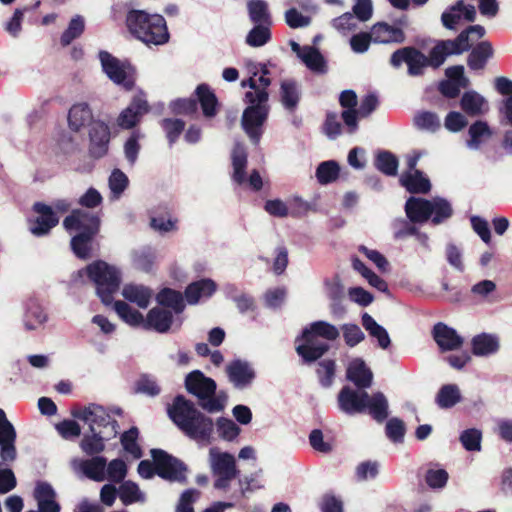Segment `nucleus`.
Instances as JSON below:
<instances>
[{"label":"nucleus","instance_id":"nucleus-36","mask_svg":"<svg viewBox=\"0 0 512 512\" xmlns=\"http://www.w3.org/2000/svg\"><path fill=\"white\" fill-rule=\"evenodd\" d=\"M499 350V339L492 334L482 333L472 339V352L476 356H489Z\"/></svg>","mask_w":512,"mask_h":512},{"label":"nucleus","instance_id":"nucleus-22","mask_svg":"<svg viewBox=\"0 0 512 512\" xmlns=\"http://www.w3.org/2000/svg\"><path fill=\"white\" fill-rule=\"evenodd\" d=\"M447 80H444L439 85L440 92L449 98L456 97L461 88H466L469 85V79L464 75L463 66H452L446 69Z\"/></svg>","mask_w":512,"mask_h":512},{"label":"nucleus","instance_id":"nucleus-33","mask_svg":"<svg viewBox=\"0 0 512 512\" xmlns=\"http://www.w3.org/2000/svg\"><path fill=\"white\" fill-rule=\"evenodd\" d=\"M125 300L135 303L139 308L149 306L153 293L150 288L140 284H126L121 292Z\"/></svg>","mask_w":512,"mask_h":512},{"label":"nucleus","instance_id":"nucleus-19","mask_svg":"<svg viewBox=\"0 0 512 512\" xmlns=\"http://www.w3.org/2000/svg\"><path fill=\"white\" fill-rule=\"evenodd\" d=\"M148 109L145 96L142 93L136 95L131 104L120 113L117 119L118 126L123 129L134 127L140 121V118L148 112Z\"/></svg>","mask_w":512,"mask_h":512},{"label":"nucleus","instance_id":"nucleus-51","mask_svg":"<svg viewBox=\"0 0 512 512\" xmlns=\"http://www.w3.org/2000/svg\"><path fill=\"white\" fill-rule=\"evenodd\" d=\"M131 257L133 266L145 272H149L155 263V255L148 248L133 251Z\"/></svg>","mask_w":512,"mask_h":512},{"label":"nucleus","instance_id":"nucleus-46","mask_svg":"<svg viewBox=\"0 0 512 512\" xmlns=\"http://www.w3.org/2000/svg\"><path fill=\"white\" fill-rule=\"evenodd\" d=\"M157 301L160 305L173 309L177 314L181 313L185 307L182 294L169 288L158 293Z\"/></svg>","mask_w":512,"mask_h":512},{"label":"nucleus","instance_id":"nucleus-20","mask_svg":"<svg viewBox=\"0 0 512 512\" xmlns=\"http://www.w3.org/2000/svg\"><path fill=\"white\" fill-rule=\"evenodd\" d=\"M291 49L301 59L305 66L314 73L327 71L326 61L322 54L312 46H300L295 41L290 42Z\"/></svg>","mask_w":512,"mask_h":512},{"label":"nucleus","instance_id":"nucleus-50","mask_svg":"<svg viewBox=\"0 0 512 512\" xmlns=\"http://www.w3.org/2000/svg\"><path fill=\"white\" fill-rule=\"evenodd\" d=\"M281 101L287 109H294L299 101V88L296 82L284 80L281 83Z\"/></svg>","mask_w":512,"mask_h":512},{"label":"nucleus","instance_id":"nucleus-25","mask_svg":"<svg viewBox=\"0 0 512 512\" xmlns=\"http://www.w3.org/2000/svg\"><path fill=\"white\" fill-rule=\"evenodd\" d=\"M366 392H358L350 387H344L338 395L340 409L346 414L353 415L365 412Z\"/></svg>","mask_w":512,"mask_h":512},{"label":"nucleus","instance_id":"nucleus-58","mask_svg":"<svg viewBox=\"0 0 512 512\" xmlns=\"http://www.w3.org/2000/svg\"><path fill=\"white\" fill-rule=\"evenodd\" d=\"M47 320V315L43 308L37 304H32L25 315V326L29 330H34L43 325Z\"/></svg>","mask_w":512,"mask_h":512},{"label":"nucleus","instance_id":"nucleus-59","mask_svg":"<svg viewBox=\"0 0 512 512\" xmlns=\"http://www.w3.org/2000/svg\"><path fill=\"white\" fill-rule=\"evenodd\" d=\"M217 433L225 441H233L240 433L238 425L227 418H219L216 422Z\"/></svg>","mask_w":512,"mask_h":512},{"label":"nucleus","instance_id":"nucleus-44","mask_svg":"<svg viewBox=\"0 0 512 512\" xmlns=\"http://www.w3.org/2000/svg\"><path fill=\"white\" fill-rule=\"evenodd\" d=\"M196 94L201 104L204 116H214L216 114L218 105L215 94L205 84H201L197 87Z\"/></svg>","mask_w":512,"mask_h":512},{"label":"nucleus","instance_id":"nucleus-41","mask_svg":"<svg viewBox=\"0 0 512 512\" xmlns=\"http://www.w3.org/2000/svg\"><path fill=\"white\" fill-rule=\"evenodd\" d=\"M362 325L366 331H368L369 335L377 340L380 348L387 349L390 346L391 340L388 332L368 313L363 314Z\"/></svg>","mask_w":512,"mask_h":512},{"label":"nucleus","instance_id":"nucleus-2","mask_svg":"<svg viewBox=\"0 0 512 512\" xmlns=\"http://www.w3.org/2000/svg\"><path fill=\"white\" fill-rule=\"evenodd\" d=\"M169 417L190 438L200 444H209L214 424L183 396H177L168 408Z\"/></svg>","mask_w":512,"mask_h":512},{"label":"nucleus","instance_id":"nucleus-11","mask_svg":"<svg viewBox=\"0 0 512 512\" xmlns=\"http://www.w3.org/2000/svg\"><path fill=\"white\" fill-rule=\"evenodd\" d=\"M156 473L170 481H182L185 478V467L176 458L168 455L163 450L154 449L151 451Z\"/></svg>","mask_w":512,"mask_h":512},{"label":"nucleus","instance_id":"nucleus-35","mask_svg":"<svg viewBox=\"0 0 512 512\" xmlns=\"http://www.w3.org/2000/svg\"><path fill=\"white\" fill-rule=\"evenodd\" d=\"M460 104L463 111L471 116L482 115L489 110L487 100L476 91L465 92Z\"/></svg>","mask_w":512,"mask_h":512},{"label":"nucleus","instance_id":"nucleus-38","mask_svg":"<svg viewBox=\"0 0 512 512\" xmlns=\"http://www.w3.org/2000/svg\"><path fill=\"white\" fill-rule=\"evenodd\" d=\"M492 56V45L488 41H482L470 52L467 61L468 66L472 70H482Z\"/></svg>","mask_w":512,"mask_h":512},{"label":"nucleus","instance_id":"nucleus-4","mask_svg":"<svg viewBox=\"0 0 512 512\" xmlns=\"http://www.w3.org/2000/svg\"><path fill=\"white\" fill-rule=\"evenodd\" d=\"M126 22L130 33L147 45H162L169 40L166 21L159 14L132 10L128 13Z\"/></svg>","mask_w":512,"mask_h":512},{"label":"nucleus","instance_id":"nucleus-43","mask_svg":"<svg viewBox=\"0 0 512 512\" xmlns=\"http://www.w3.org/2000/svg\"><path fill=\"white\" fill-rule=\"evenodd\" d=\"M247 164V154L244 147L237 143L232 151L233 179L242 184L246 181L245 168Z\"/></svg>","mask_w":512,"mask_h":512},{"label":"nucleus","instance_id":"nucleus-30","mask_svg":"<svg viewBox=\"0 0 512 512\" xmlns=\"http://www.w3.org/2000/svg\"><path fill=\"white\" fill-rule=\"evenodd\" d=\"M34 498L37 501L39 512H60V505L56 500V492L50 484L45 482L37 483L34 489Z\"/></svg>","mask_w":512,"mask_h":512},{"label":"nucleus","instance_id":"nucleus-17","mask_svg":"<svg viewBox=\"0 0 512 512\" xmlns=\"http://www.w3.org/2000/svg\"><path fill=\"white\" fill-rule=\"evenodd\" d=\"M34 211L38 214L35 220L30 223V231L35 236H44L58 224L59 217L55 215L51 206L35 203Z\"/></svg>","mask_w":512,"mask_h":512},{"label":"nucleus","instance_id":"nucleus-53","mask_svg":"<svg viewBox=\"0 0 512 512\" xmlns=\"http://www.w3.org/2000/svg\"><path fill=\"white\" fill-rule=\"evenodd\" d=\"M85 22L84 18L80 15L74 16L67 29L61 35V44L63 46L69 45L74 39L78 38L84 31Z\"/></svg>","mask_w":512,"mask_h":512},{"label":"nucleus","instance_id":"nucleus-13","mask_svg":"<svg viewBox=\"0 0 512 512\" xmlns=\"http://www.w3.org/2000/svg\"><path fill=\"white\" fill-rule=\"evenodd\" d=\"M63 225L69 232L76 231L77 234L93 237L99 230L100 220L90 212L74 211L65 218Z\"/></svg>","mask_w":512,"mask_h":512},{"label":"nucleus","instance_id":"nucleus-29","mask_svg":"<svg viewBox=\"0 0 512 512\" xmlns=\"http://www.w3.org/2000/svg\"><path fill=\"white\" fill-rule=\"evenodd\" d=\"M91 435H85L80 443L82 451L88 455L101 453L105 448V441L114 438L117 435V429L113 426L110 431H95Z\"/></svg>","mask_w":512,"mask_h":512},{"label":"nucleus","instance_id":"nucleus-12","mask_svg":"<svg viewBox=\"0 0 512 512\" xmlns=\"http://www.w3.org/2000/svg\"><path fill=\"white\" fill-rule=\"evenodd\" d=\"M428 57L415 48L405 47L395 51L390 59L394 67H400L403 63L408 66V73L411 76L421 75L423 69L429 65Z\"/></svg>","mask_w":512,"mask_h":512},{"label":"nucleus","instance_id":"nucleus-31","mask_svg":"<svg viewBox=\"0 0 512 512\" xmlns=\"http://www.w3.org/2000/svg\"><path fill=\"white\" fill-rule=\"evenodd\" d=\"M347 378L359 388L371 386L373 374L361 358L351 360L347 367Z\"/></svg>","mask_w":512,"mask_h":512},{"label":"nucleus","instance_id":"nucleus-6","mask_svg":"<svg viewBox=\"0 0 512 512\" xmlns=\"http://www.w3.org/2000/svg\"><path fill=\"white\" fill-rule=\"evenodd\" d=\"M89 279L95 284L96 292L105 305L113 302L122 280L121 271L104 261H96L86 268Z\"/></svg>","mask_w":512,"mask_h":512},{"label":"nucleus","instance_id":"nucleus-27","mask_svg":"<svg viewBox=\"0 0 512 512\" xmlns=\"http://www.w3.org/2000/svg\"><path fill=\"white\" fill-rule=\"evenodd\" d=\"M369 33L375 43H402L405 40V34L401 28L385 22L374 24Z\"/></svg>","mask_w":512,"mask_h":512},{"label":"nucleus","instance_id":"nucleus-5","mask_svg":"<svg viewBox=\"0 0 512 512\" xmlns=\"http://www.w3.org/2000/svg\"><path fill=\"white\" fill-rule=\"evenodd\" d=\"M407 218L412 223H425L430 218L433 224H440L452 215L450 203L443 198L426 200L410 197L405 204Z\"/></svg>","mask_w":512,"mask_h":512},{"label":"nucleus","instance_id":"nucleus-52","mask_svg":"<svg viewBox=\"0 0 512 512\" xmlns=\"http://www.w3.org/2000/svg\"><path fill=\"white\" fill-rule=\"evenodd\" d=\"M118 495L120 500L125 505L144 500V495L140 491L139 487L131 481H126L121 484L119 487Z\"/></svg>","mask_w":512,"mask_h":512},{"label":"nucleus","instance_id":"nucleus-55","mask_svg":"<svg viewBox=\"0 0 512 512\" xmlns=\"http://www.w3.org/2000/svg\"><path fill=\"white\" fill-rule=\"evenodd\" d=\"M108 182L111 198L118 199L127 188L129 180L124 172L119 169H114Z\"/></svg>","mask_w":512,"mask_h":512},{"label":"nucleus","instance_id":"nucleus-47","mask_svg":"<svg viewBox=\"0 0 512 512\" xmlns=\"http://www.w3.org/2000/svg\"><path fill=\"white\" fill-rule=\"evenodd\" d=\"M461 400L460 390L455 384H447L441 387L437 396L436 402L441 408H450L456 405Z\"/></svg>","mask_w":512,"mask_h":512},{"label":"nucleus","instance_id":"nucleus-18","mask_svg":"<svg viewBox=\"0 0 512 512\" xmlns=\"http://www.w3.org/2000/svg\"><path fill=\"white\" fill-rule=\"evenodd\" d=\"M15 439V429L7 420L5 412L0 409V456L4 462H11L16 458Z\"/></svg>","mask_w":512,"mask_h":512},{"label":"nucleus","instance_id":"nucleus-60","mask_svg":"<svg viewBox=\"0 0 512 512\" xmlns=\"http://www.w3.org/2000/svg\"><path fill=\"white\" fill-rule=\"evenodd\" d=\"M448 477V473L445 469L432 466L426 471L425 481L430 488L441 489L446 485Z\"/></svg>","mask_w":512,"mask_h":512},{"label":"nucleus","instance_id":"nucleus-34","mask_svg":"<svg viewBox=\"0 0 512 512\" xmlns=\"http://www.w3.org/2000/svg\"><path fill=\"white\" fill-rule=\"evenodd\" d=\"M93 113L89 105L84 102L74 104L68 113V124L73 131H79L87 124H92Z\"/></svg>","mask_w":512,"mask_h":512},{"label":"nucleus","instance_id":"nucleus-61","mask_svg":"<svg viewBox=\"0 0 512 512\" xmlns=\"http://www.w3.org/2000/svg\"><path fill=\"white\" fill-rule=\"evenodd\" d=\"M482 433L478 429H467L460 435L463 447L468 451H479L481 449Z\"/></svg>","mask_w":512,"mask_h":512},{"label":"nucleus","instance_id":"nucleus-64","mask_svg":"<svg viewBox=\"0 0 512 512\" xmlns=\"http://www.w3.org/2000/svg\"><path fill=\"white\" fill-rule=\"evenodd\" d=\"M343 338L349 347H354L365 338L364 333L356 324H344L342 326Z\"/></svg>","mask_w":512,"mask_h":512},{"label":"nucleus","instance_id":"nucleus-8","mask_svg":"<svg viewBox=\"0 0 512 512\" xmlns=\"http://www.w3.org/2000/svg\"><path fill=\"white\" fill-rule=\"evenodd\" d=\"M186 389L201 400L202 407L209 412L220 411L223 406L214 398L216 383L213 379L206 377L199 370L187 375L185 380Z\"/></svg>","mask_w":512,"mask_h":512},{"label":"nucleus","instance_id":"nucleus-62","mask_svg":"<svg viewBox=\"0 0 512 512\" xmlns=\"http://www.w3.org/2000/svg\"><path fill=\"white\" fill-rule=\"evenodd\" d=\"M264 210L273 217L285 218L290 216V206L288 201L281 199L267 200L264 204Z\"/></svg>","mask_w":512,"mask_h":512},{"label":"nucleus","instance_id":"nucleus-49","mask_svg":"<svg viewBox=\"0 0 512 512\" xmlns=\"http://www.w3.org/2000/svg\"><path fill=\"white\" fill-rule=\"evenodd\" d=\"M270 26L267 24L255 25L246 36V43L251 47H261L271 39Z\"/></svg>","mask_w":512,"mask_h":512},{"label":"nucleus","instance_id":"nucleus-28","mask_svg":"<svg viewBox=\"0 0 512 512\" xmlns=\"http://www.w3.org/2000/svg\"><path fill=\"white\" fill-rule=\"evenodd\" d=\"M433 337L442 351L456 350L463 344V339L456 330L444 323H437L434 326Z\"/></svg>","mask_w":512,"mask_h":512},{"label":"nucleus","instance_id":"nucleus-32","mask_svg":"<svg viewBox=\"0 0 512 512\" xmlns=\"http://www.w3.org/2000/svg\"><path fill=\"white\" fill-rule=\"evenodd\" d=\"M216 283L211 279H202L191 283L185 290V298L189 304H197L206 300L216 291Z\"/></svg>","mask_w":512,"mask_h":512},{"label":"nucleus","instance_id":"nucleus-56","mask_svg":"<svg viewBox=\"0 0 512 512\" xmlns=\"http://www.w3.org/2000/svg\"><path fill=\"white\" fill-rule=\"evenodd\" d=\"M338 175L339 166L335 161L322 162L316 170V177L321 184H328L335 181Z\"/></svg>","mask_w":512,"mask_h":512},{"label":"nucleus","instance_id":"nucleus-45","mask_svg":"<svg viewBox=\"0 0 512 512\" xmlns=\"http://www.w3.org/2000/svg\"><path fill=\"white\" fill-rule=\"evenodd\" d=\"M250 20L258 24L271 25L268 4L263 0H249L247 4Z\"/></svg>","mask_w":512,"mask_h":512},{"label":"nucleus","instance_id":"nucleus-3","mask_svg":"<svg viewBox=\"0 0 512 512\" xmlns=\"http://www.w3.org/2000/svg\"><path fill=\"white\" fill-rule=\"evenodd\" d=\"M338 337L339 331L334 325L317 321L305 328L302 335L296 339V351L303 362L311 363L322 357L329 349V345L319 338L333 341Z\"/></svg>","mask_w":512,"mask_h":512},{"label":"nucleus","instance_id":"nucleus-63","mask_svg":"<svg viewBox=\"0 0 512 512\" xmlns=\"http://www.w3.org/2000/svg\"><path fill=\"white\" fill-rule=\"evenodd\" d=\"M333 27L343 35L355 30L358 25L357 18L351 13H344L332 21Z\"/></svg>","mask_w":512,"mask_h":512},{"label":"nucleus","instance_id":"nucleus-57","mask_svg":"<svg viewBox=\"0 0 512 512\" xmlns=\"http://www.w3.org/2000/svg\"><path fill=\"white\" fill-rule=\"evenodd\" d=\"M375 166L384 174L394 176L397 173L398 161L393 154L381 152L376 157Z\"/></svg>","mask_w":512,"mask_h":512},{"label":"nucleus","instance_id":"nucleus-48","mask_svg":"<svg viewBox=\"0 0 512 512\" xmlns=\"http://www.w3.org/2000/svg\"><path fill=\"white\" fill-rule=\"evenodd\" d=\"M413 122L416 128L428 132H435L441 125L439 117L430 111L417 112L414 115Z\"/></svg>","mask_w":512,"mask_h":512},{"label":"nucleus","instance_id":"nucleus-7","mask_svg":"<svg viewBox=\"0 0 512 512\" xmlns=\"http://www.w3.org/2000/svg\"><path fill=\"white\" fill-rule=\"evenodd\" d=\"M208 462L214 477V487L226 491L238 475L235 457L228 452L221 451L218 447H211Z\"/></svg>","mask_w":512,"mask_h":512},{"label":"nucleus","instance_id":"nucleus-26","mask_svg":"<svg viewBox=\"0 0 512 512\" xmlns=\"http://www.w3.org/2000/svg\"><path fill=\"white\" fill-rule=\"evenodd\" d=\"M181 321L174 320L171 312L155 307L151 309L145 318V329H153L157 332H167L172 326L179 328Z\"/></svg>","mask_w":512,"mask_h":512},{"label":"nucleus","instance_id":"nucleus-39","mask_svg":"<svg viewBox=\"0 0 512 512\" xmlns=\"http://www.w3.org/2000/svg\"><path fill=\"white\" fill-rule=\"evenodd\" d=\"M468 134L467 147L471 150H478L483 143L490 139L492 131L486 122L476 121L469 127Z\"/></svg>","mask_w":512,"mask_h":512},{"label":"nucleus","instance_id":"nucleus-37","mask_svg":"<svg viewBox=\"0 0 512 512\" xmlns=\"http://www.w3.org/2000/svg\"><path fill=\"white\" fill-rule=\"evenodd\" d=\"M365 411L378 422H382L388 416V401L384 394L377 392L369 396L365 400Z\"/></svg>","mask_w":512,"mask_h":512},{"label":"nucleus","instance_id":"nucleus-10","mask_svg":"<svg viewBox=\"0 0 512 512\" xmlns=\"http://www.w3.org/2000/svg\"><path fill=\"white\" fill-rule=\"evenodd\" d=\"M101 65L105 74L116 84L129 90L134 84L133 70L129 65L120 62L108 52L99 53Z\"/></svg>","mask_w":512,"mask_h":512},{"label":"nucleus","instance_id":"nucleus-16","mask_svg":"<svg viewBox=\"0 0 512 512\" xmlns=\"http://www.w3.org/2000/svg\"><path fill=\"white\" fill-rule=\"evenodd\" d=\"M476 18V9L473 5H466L462 0L445 10L441 16L443 25L447 29H455L462 21L472 22Z\"/></svg>","mask_w":512,"mask_h":512},{"label":"nucleus","instance_id":"nucleus-9","mask_svg":"<svg viewBox=\"0 0 512 512\" xmlns=\"http://www.w3.org/2000/svg\"><path fill=\"white\" fill-rule=\"evenodd\" d=\"M72 415L86 423L91 432L110 431L111 426L117 429V422L100 405L90 404L86 407H79L73 410Z\"/></svg>","mask_w":512,"mask_h":512},{"label":"nucleus","instance_id":"nucleus-21","mask_svg":"<svg viewBox=\"0 0 512 512\" xmlns=\"http://www.w3.org/2000/svg\"><path fill=\"white\" fill-rule=\"evenodd\" d=\"M377 105V97L374 95H367L362 100L358 109L344 110L341 118L344 121L347 132L350 134L356 132L358 128V118L367 117L376 109Z\"/></svg>","mask_w":512,"mask_h":512},{"label":"nucleus","instance_id":"nucleus-54","mask_svg":"<svg viewBox=\"0 0 512 512\" xmlns=\"http://www.w3.org/2000/svg\"><path fill=\"white\" fill-rule=\"evenodd\" d=\"M138 429L133 427L126 431L121 437V444L124 450L130 454L134 459L142 457V451L137 443Z\"/></svg>","mask_w":512,"mask_h":512},{"label":"nucleus","instance_id":"nucleus-23","mask_svg":"<svg viewBox=\"0 0 512 512\" xmlns=\"http://www.w3.org/2000/svg\"><path fill=\"white\" fill-rule=\"evenodd\" d=\"M229 381L237 389H245L250 386L255 379L253 367L244 361L236 360L226 367Z\"/></svg>","mask_w":512,"mask_h":512},{"label":"nucleus","instance_id":"nucleus-24","mask_svg":"<svg viewBox=\"0 0 512 512\" xmlns=\"http://www.w3.org/2000/svg\"><path fill=\"white\" fill-rule=\"evenodd\" d=\"M90 153L100 158L108 151L110 139V131L107 124L102 121H94L91 125L90 132Z\"/></svg>","mask_w":512,"mask_h":512},{"label":"nucleus","instance_id":"nucleus-40","mask_svg":"<svg viewBox=\"0 0 512 512\" xmlns=\"http://www.w3.org/2000/svg\"><path fill=\"white\" fill-rule=\"evenodd\" d=\"M400 182L411 193H427L431 188L430 181L418 170L404 173Z\"/></svg>","mask_w":512,"mask_h":512},{"label":"nucleus","instance_id":"nucleus-14","mask_svg":"<svg viewBox=\"0 0 512 512\" xmlns=\"http://www.w3.org/2000/svg\"><path fill=\"white\" fill-rule=\"evenodd\" d=\"M464 51H467L465 35H458L454 40L437 43L430 52L428 63L433 67H439L444 63L447 56L461 54Z\"/></svg>","mask_w":512,"mask_h":512},{"label":"nucleus","instance_id":"nucleus-1","mask_svg":"<svg viewBox=\"0 0 512 512\" xmlns=\"http://www.w3.org/2000/svg\"><path fill=\"white\" fill-rule=\"evenodd\" d=\"M244 65L249 78L243 80L241 86L249 87L251 91L245 94V102L248 107L242 115V126L250 139L257 143L269 113L267 88L270 86L271 80L268 77L269 70L265 64L246 60Z\"/></svg>","mask_w":512,"mask_h":512},{"label":"nucleus","instance_id":"nucleus-15","mask_svg":"<svg viewBox=\"0 0 512 512\" xmlns=\"http://www.w3.org/2000/svg\"><path fill=\"white\" fill-rule=\"evenodd\" d=\"M106 466V459L102 456H96L90 459L75 458L71 461V467L77 475L85 476L97 482L106 479Z\"/></svg>","mask_w":512,"mask_h":512},{"label":"nucleus","instance_id":"nucleus-42","mask_svg":"<svg viewBox=\"0 0 512 512\" xmlns=\"http://www.w3.org/2000/svg\"><path fill=\"white\" fill-rule=\"evenodd\" d=\"M114 309L118 316L128 325L133 327H143L145 324V317L138 310L132 308L124 301H116Z\"/></svg>","mask_w":512,"mask_h":512}]
</instances>
